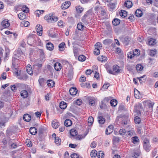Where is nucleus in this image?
Here are the masks:
<instances>
[{
	"label": "nucleus",
	"instance_id": "nucleus-50",
	"mask_svg": "<svg viewBox=\"0 0 158 158\" xmlns=\"http://www.w3.org/2000/svg\"><path fill=\"white\" fill-rule=\"evenodd\" d=\"M134 121L136 123L139 124L141 121L140 119L138 116H135V117Z\"/></svg>",
	"mask_w": 158,
	"mask_h": 158
},
{
	"label": "nucleus",
	"instance_id": "nucleus-2",
	"mask_svg": "<svg viewBox=\"0 0 158 158\" xmlns=\"http://www.w3.org/2000/svg\"><path fill=\"white\" fill-rule=\"evenodd\" d=\"M42 65L41 64L35 63L33 65V69L37 74L39 73L41 69Z\"/></svg>",
	"mask_w": 158,
	"mask_h": 158
},
{
	"label": "nucleus",
	"instance_id": "nucleus-44",
	"mask_svg": "<svg viewBox=\"0 0 158 158\" xmlns=\"http://www.w3.org/2000/svg\"><path fill=\"white\" fill-rule=\"evenodd\" d=\"M73 52L75 56H77L78 55V50L77 48L73 47Z\"/></svg>",
	"mask_w": 158,
	"mask_h": 158
},
{
	"label": "nucleus",
	"instance_id": "nucleus-4",
	"mask_svg": "<svg viewBox=\"0 0 158 158\" xmlns=\"http://www.w3.org/2000/svg\"><path fill=\"white\" fill-rule=\"evenodd\" d=\"M73 68L71 65H70L69 68V70L67 76L69 80H71L73 77Z\"/></svg>",
	"mask_w": 158,
	"mask_h": 158
},
{
	"label": "nucleus",
	"instance_id": "nucleus-16",
	"mask_svg": "<svg viewBox=\"0 0 158 158\" xmlns=\"http://www.w3.org/2000/svg\"><path fill=\"white\" fill-rule=\"evenodd\" d=\"M124 6L126 7L130 8L132 6V3L130 1L127 0L124 3Z\"/></svg>",
	"mask_w": 158,
	"mask_h": 158
},
{
	"label": "nucleus",
	"instance_id": "nucleus-49",
	"mask_svg": "<svg viewBox=\"0 0 158 158\" xmlns=\"http://www.w3.org/2000/svg\"><path fill=\"white\" fill-rule=\"evenodd\" d=\"M94 67L95 68L96 71L95 72V73L94 77L98 79L99 77V73H97V71L98 70V67L97 66H94Z\"/></svg>",
	"mask_w": 158,
	"mask_h": 158
},
{
	"label": "nucleus",
	"instance_id": "nucleus-6",
	"mask_svg": "<svg viewBox=\"0 0 158 158\" xmlns=\"http://www.w3.org/2000/svg\"><path fill=\"white\" fill-rule=\"evenodd\" d=\"M95 10L96 11H98L99 12H100L101 15L102 16H104L106 14V11L101 6H96L94 8Z\"/></svg>",
	"mask_w": 158,
	"mask_h": 158
},
{
	"label": "nucleus",
	"instance_id": "nucleus-30",
	"mask_svg": "<svg viewBox=\"0 0 158 158\" xmlns=\"http://www.w3.org/2000/svg\"><path fill=\"white\" fill-rule=\"evenodd\" d=\"M70 133L71 135L73 136H74L77 134V131L74 129H72L70 130Z\"/></svg>",
	"mask_w": 158,
	"mask_h": 158
},
{
	"label": "nucleus",
	"instance_id": "nucleus-52",
	"mask_svg": "<svg viewBox=\"0 0 158 158\" xmlns=\"http://www.w3.org/2000/svg\"><path fill=\"white\" fill-rule=\"evenodd\" d=\"M55 139V142L56 144L58 145L60 144L61 140L59 137H57L56 139Z\"/></svg>",
	"mask_w": 158,
	"mask_h": 158
},
{
	"label": "nucleus",
	"instance_id": "nucleus-21",
	"mask_svg": "<svg viewBox=\"0 0 158 158\" xmlns=\"http://www.w3.org/2000/svg\"><path fill=\"white\" fill-rule=\"evenodd\" d=\"M47 49L49 50H52L54 48V46L51 43H48L46 44Z\"/></svg>",
	"mask_w": 158,
	"mask_h": 158
},
{
	"label": "nucleus",
	"instance_id": "nucleus-47",
	"mask_svg": "<svg viewBox=\"0 0 158 158\" xmlns=\"http://www.w3.org/2000/svg\"><path fill=\"white\" fill-rule=\"evenodd\" d=\"M133 55L135 56H138L140 54V51L139 49H135V50H134L133 52Z\"/></svg>",
	"mask_w": 158,
	"mask_h": 158
},
{
	"label": "nucleus",
	"instance_id": "nucleus-22",
	"mask_svg": "<svg viewBox=\"0 0 158 158\" xmlns=\"http://www.w3.org/2000/svg\"><path fill=\"white\" fill-rule=\"evenodd\" d=\"M113 71H115V73H119L121 69H120V68L119 66L118 65H114L113 66Z\"/></svg>",
	"mask_w": 158,
	"mask_h": 158
},
{
	"label": "nucleus",
	"instance_id": "nucleus-46",
	"mask_svg": "<svg viewBox=\"0 0 158 158\" xmlns=\"http://www.w3.org/2000/svg\"><path fill=\"white\" fill-rule=\"evenodd\" d=\"M86 57L83 55H81L79 56L78 60L79 61H84L85 60Z\"/></svg>",
	"mask_w": 158,
	"mask_h": 158
},
{
	"label": "nucleus",
	"instance_id": "nucleus-37",
	"mask_svg": "<svg viewBox=\"0 0 158 158\" xmlns=\"http://www.w3.org/2000/svg\"><path fill=\"white\" fill-rule=\"evenodd\" d=\"M65 45V44L64 42L61 43L59 45V50L60 51H63L64 50V47Z\"/></svg>",
	"mask_w": 158,
	"mask_h": 158
},
{
	"label": "nucleus",
	"instance_id": "nucleus-59",
	"mask_svg": "<svg viewBox=\"0 0 158 158\" xmlns=\"http://www.w3.org/2000/svg\"><path fill=\"white\" fill-rule=\"evenodd\" d=\"M22 23L23 25L25 27H28L30 24L29 22L27 21H23L22 22Z\"/></svg>",
	"mask_w": 158,
	"mask_h": 158
},
{
	"label": "nucleus",
	"instance_id": "nucleus-31",
	"mask_svg": "<svg viewBox=\"0 0 158 158\" xmlns=\"http://www.w3.org/2000/svg\"><path fill=\"white\" fill-rule=\"evenodd\" d=\"M88 125L89 126L92 125L94 121V118L92 116H90L89 117L88 119Z\"/></svg>",
	"mask_w": 158,
	"mask_h": 158
},
{
	"label": "nucleus",
	"instance_id": "nucleus-14",
	"mask_svg": "<svg viewBox=\"0 0 158 158\" xmlns=\"http://www.w3.org/2000/svg\"><path fill=\"white\" fill-rule=\"evenodd\" d=\"M27 72L30 75H32L33 72L32 70V67L30 64H28L26 67Z\"/></svg>",
	"mask_w": 158,
	"mask_h": 158
},
{
	"label": "nucleus",
	"instance_id": "nucleus-36",
	"mask_svg": "<svg viewBox=\"0 0 158 158\" xmlns=\"http://www.w3.org/2000/svg\"><path fill=\"white\" fill-rule=\"evenodd\" d=\"M97 153H98L97 152V151L96 150H93L91 152L90 154L92 158H94L96 157L97 155Z\"/></svg>",
	"mask_w": 158,
	"mask_h": 158
},
{
	"label": "nucleus",
	"instance_id": "nucleus-63",
	"mask_svg": "<svg viewBox=\"0 0 158 158\" xmlns=\"http://www.w3.org/2000/svg\"><path fill=\"white\" fill-rule=\"evenodd\" d=\"M135 134V132L133 131H130L127 132V136H132Z\"/></svg>",
	"mask_w": 158,
	"mask_h": 158
},
{
	"label": "nucleus",
	"instance_id": "nucleus-29",
	"mask_svg": "<svg viewBox=\"0 0 158 158\" xmlns=\"http://www.w3.org/2000/svg\"><path fill=\"white\" fill-rule=\"evenodd\" d=\"M120 23V20L118 19H114L112 21V23L114 26H117Z\"/></svg>",
	"mask_w": 158,
	"mask_h": 158
},
{
	"label": "nucleus",
	"instance_id": "nucleus-27",
	"mask_svg": "<svg viewBox=\"0 0 158 158\" xmlns=\"http://www.w3.org/2000/svg\"><path fill=\"white\" fill-rule=\"evenodd\" d=\"M98 60L102 62H105L106 60L107 57L103 56H99L98 57Z\"/></svg>",
	"mask_w": 158,
	"mask_h": 158
},
{
	"label": "nucleus",
	"instance_id": "nucleus-20",
	"mask_svg": "<svg viewBox=\"0 0 158 158\" xmlns=\"http://www.w3.org/2000/svg\"><path fill=\"white\" fill-rule=\"evenodd\" d=\"M20 95L22 97L25 98L28 97V94L27 90H23L21 92Z\"/></svg>",
	"mask_w": 158,
	"mask_h": 158
},
{
	"label": "nucleus",
	"instance_id": "nucleus-34",
	"mask_svg": "<svg viewBox=\"0 0 158 158\" xmlns=\"http://www.w3.org/2000/svg\"><path fill=\"white\" fill-rule=\"evenodd\" d=\"M18 17L21 20H23L26 18V16L25 14L23 13H21L19 14Z\"/></svg>",
	"mask_w": 158,
	"mask_h": 158
},
{
	"label": "nucleus",
	"instance_id": "nucleus-55",
	"mask_svg": "<svg viewBox=\"0 0 158 158\" xmlns=\"http://www.w3.org/2000/svg\"><path fill=\"white\" fill-rule=\"evenodd\" d=\"M22 10L24 12L26 13H28L29 11V8L26 7V6H23L22 7Z\"/></svg>",
	"mask_w": 158,
	"mask_h": 158
},
{
	"label": "nucleus",
	"instance_id": "nucleus-1",
	"mask_svg": "<svg viewBox=\"0 0 158 158\" xmlns=\"http://www.w3.org/2000/svg\"><path fill=\"white\" fill-rule=\"evenodd\" d=\"M92 12V9H90L83 16L81 20L85 24H88L89 23L91 20L90 14Z\"/></svg>",
	"mask_w": 158,
	"mask_h": 158
},
{
	"label": "nucleus",
	"instance_id": "nucleus-54",
	"mask_svg": "<svg viewBox=\"0 0 158 158\" xmlns=\"http://www.w3.org/2000/svg\"><path fill=\"white\" fill-rule=\"evenodd\" d=\"M6 50V54L5 55V59H6V57L8 55H9V52H10L9 49L8 48H5Z\"/></svg>",
	"mask_w": 158,
	"mask_h": 158
},
{
	"label": "nucleus",
	"instance_id": "nucleus-33",
	"mask_svg": "<svg viewBox=\"0 0 158 158\" xmlns=\"http://www.w3.org/2000/svg\"><path fill=\"white\" fill-rule=\"evenodd\" d=\"M51 17L52 16H51V14L48 15H46L44 17V19L47 20L48 22L49 23H52V20H51Z\"/></svg>",
	"mask_w": 158,
	"mask_h": 158
},
{
	"label": "nucleus",
	"instance_id": "nucleus-10",
	"mask_svg": "<svg viewBox=\"0 0 158 158\" xmlns=\"http://www.w3.org/2000/svg\"><path fill=\"white\" fill-rule=\"evenodd\" d=\"M69 91L71 95L74 96L76 94L77 92V90L75 87H73L70 89Z\"/></svg>",
	"mask_w": 158,
	"mask_h": 158
},
{
	"label": "nucleus",
	"instance_id": "nucleus-41",
	"mask_svg": "<svg viewBox=\"0 0 158 158\" xmlns=\"http://www.w3.org/2000/svg\"><path fill=\"white\" fill-rule=\"evenodd\" d=\"M108 6L109 7L110 10H113L115 8V4L113 3H111L108 5Z\"/></svg>",
	"mask_w": 158,
	"mask_h": 158
},
{
	"label": "nucleus",
	"instance_id": "nucleus-45",
	"mask_svg": "<svg viewBox=\"0 0 158 158\" xmlns=\"http://www.w3.org/2000/svg\"><path fill=\"white\" fill-rule=\"evenodd\" d=\"M102 47V44L100 42H97L95 45V48L96 49H101Z\"/></svg>",
	"mask_w": 158,
	"mask_h": 158
},
{
	"label": "nucleus",
	"instance_id": "nucleus-28",
	"mask_svg": "<svg viewBox=\"0 0 158 158\" xmlns=\"http://www.w3.org/2000/svg\"><path fill=\"white\" fill-rule=\"evenodd\" d=\"M120 15L123 18L125 17L127 15V12L124 10H122L119 12Z\"/></svg>",
	"mask_w": 158,
	"mask_h": 158
},
{
	"label": "nucleus",
	"instance_id": "nucleus-12",
	"mask_svg": "<svg viewBox=\"0 0 158 158\" xmlns=\"http://www.w3.org/2000/svg\"><path fill=\"white\" fill-rule=\"evenodd\" d=\"M148 44L151 46L155 45L156 43V40L152 38H150L148 39Z\"/></svg>",
	"mask_w": 158,
	"mask_h": 158
},
{
	"label": "nucleus",
	"instance_id": "nucleus-3",
	"mask_svg": "<svg viewBox=\"0 0 158 158\" xmlns=\"http://www.w3.org/2000/svg\"><path fill=\"white\" fill-rule=\"evenodd\" d=\"M143 147L144 148L147 152L150 150V146L149 143V141L147 139H145L143 141Z\"/></svg>",
	"mask_w": 158,
	"mask_h": 158
},
{
	"label": "nucleus",
	"instance_id": "nucleus-39",
	"mask_svg": "<svg viewBox=\"0 0 158 158\" xmlns=\"http://www.w3.org/2000/svg\"><path fill=\"white\" fill-rule=\"evenodd\" d=\"M117 104V101L115 99L111 100L110 101V104L112 106H115Z\"/></svg>",
	"mask_w": 158,
	"mask_h": 158
},
{
	"label": "nucleus",
	"instance_id": "nucleus-53",
	"mask_svg": "<svg viewBox=\"0 0 158 158\" xmlns=\"http://www.w3.org/2000/svg\"><path fill=\"white\" fill-rule=\"evenodd\" d=\"M156 53V50H151L150 52H149V55L151 56H154L155 54Z\"/></svg>",
	"mask_w": 158,
	"mask_h": 158
},
{
	"label": "nucleus",
	"instance_id": "nucleus-57",
	"mask_svg": "<svg viewBox=\"0 0 158 158\" xmlns=\"http://www.w3.org/2000/svg\"><path fill=\"white\" fill-rule=\"evenodd\" d=\"M44 10H38L36 11L35 14L36 15H38V17L40 16V15L44 13Z\"/></svg>",
	"mask_w": 158,
	"mask_h": 158
},
{
	"label": "nucleus",
	"instance_id": "nucleus-17",
	"mask_svg": "<svg viewBox=\"0 0 158 158\" xmlns=\"http://www.w3.org/2000/svg\"><path fill=\"white\" fill-rule=\"evenodd\" d=\"M95 99L93 97H91L89 99V104L91 106H94L95 104Z\"/></svg>",
	"mask_w": 158,
	"mask_h": 158
},
{
	"label": "nucleus",
	"instance_id": "nucleus-64",
	"mask_svg": "<svg viewBox=\"0 0 158 158\" xmlns=\"http://www.w3.org/2000/svg\"><path fill=\"white\" fill-rule=\"evenodd\" d=\"M71 158H80L78 155L76 153H74L71 155Z\"/></svg>",
	"mask_w": 158,
	"mask_h": 158
},
{
	"label": "nucleus",
	"instance_id": "nucleus-18",
	"mask_svg": "<svg viewBox=\"0 0 158 158\" xmlns=\"http://www.w3.org/2000/svg\"><path fill=\"white\" fill-rule=\"evenodd\" d=\"M23 118L24 120L26 122H29L31 119V116L28 114H24L23 116Z\"/></svg>",
	"mask_w": 158,
	"mask_h": 158
},
{
	"label": "nucleus",
	"instance_id": "nucleus-43",
	"mask_svg": "<svg viewBox=\"0 0 158 158\" xmlns=\"http://www.w3.org/2000/svg\"><path fill=\"white\" fill-rule=\"evenodd\" d=\"M143 67L142 65L140 64H138L136 66V69L137 71H140L143 70Z\"/></svg>",
	"mask_w": 158,
	"mask_h": 158
},
{
	"label": "nucleus",
	"instance_id": "nucleus-61",
	"mask_svg": "<svg viewBox=\"0 0 158 158\" xmlns=\"http://www.w3.org/2000/svg\"><path fill=\"white\" fill-rule=\"evenodd\" d=\"M119 134L121 135H124L126 132V131L124 129H121L119 131Z\"/></svg>",
	"mask_w": 158,
	"mask_h": 158
},
{
	"label": "nucleus",
	"instance_id": "nucleus-15",
	"mask_svg": "<svg viewBox=\"0 0 158 158\" xmlns=\"http://www.w3.org/2000/svg\"><path fill=\"white\" fill-rule=\"evenodd\" d=\"M29 131L30 133L32 135H35L37 133V129L34 127H30Z\"/></svg>",
	"mask_w": 158,
	"mask_h": 158
},
{
	"label": "nucleus",
	"instance_id": "nucleus-9",
	"mask_svg": "<svg viewBox=\"0 0 158 158\" xmlns=\"http://www.w3.org/2000/svg\"><path fill=\"white\" fill-rule=\"evenodd\" d=\"M113 131V126H109L106 130V134L107 135H110L112 133Z\"/></svg>",
	"mask_w": 158,
	"mask_h": 158
},
{
	"label": "nucleus",
	"instance_id": "nucleus-24",
	"mask_svg": "<svg viewBox=\"0 0 158 158\" xmlns=\"http://www.w3.org/2000/svg\"><path fill=\"white\" fill-rule=\"evenodd\" d=\"M67 105L66 102H62L60 103L59 107L61 109H64L67 107Z\"/></svg>",
	"mask_w": 158,
	"mask_h": 158
},
{
	"label": "nucleus",
	"instance_id": "nucleus-5",
	"mask_svg": "<svg viewBox=\"0 0 158 158\" xmlns=\"http://www.w3.org/2000/svg\"><path fill=\"white\" fill-rule=\"evenodd\" d=\"M35 36L33 35H29L27 39V41L28 44L32 45L34 43L35 40Z\"/></svg>",
	"mask_w": 158,
	"mask_h": 158
},
{
	"label": "nucleus",
	"instance_id": "nucleus-25",
	"mask_svg": "<svg viewBox=\"0 0 158 158\" xmlns=\"http://www.w3.org/2000/svg\"><path fill=\"white\" fill-rule=\"evenodd\" d=\"M47 83L48 86L50 87H53L55 85L54 82L51 80H48L47 82Z\"/></svg>",
	"mask_w": 158,
	"mask_h": 158
},
{
	"label": "nucleus",
	"instance_id": "nucleus-58",
	"mask_svg": "<svg viewBox=\"0 0 158 158\" xmlns=\"http://www.w3.org/2000/svg\"><path fill=\"white\" fill-rule=\"evenodd\" d=\"M140 95V93L139 91L137 90L136 92L134 91V96L136 98L138 99L139 98V96Z\"/></svg>",
	"mask_w": 158,
	"mask_h": 158
},
{
	"label": "nucleus",
	"instance_id": "nucleus-48",
	"mask_svg": "<svg viewBox=\"0 0 158 158\" xmlns=\"http://www.w3.org/2000/svg\"><path fill=\"white\" fill-rule=\"evenodd\" d=\"M132 139L133 143L134 144L137 143L139 141V139H138V137L136 136L133 137L132 138Z\"/></svg>",
	"mask_w": 158,
	"mask_h": 158
},
{
	"label": "nucleus",
	"instance_id": "nucleus-40",
	"mask_svg": "<svg viewBox=\"0 0 158 158\" xmlns=\"http://www.w3.org/2000/svg\"><path fill=\"white\" fill-rule=\"evenodd\" d=\"M104 154L103 152L102 151H99L97 153V156L98 158H103Z\"/></svg>",
	"mask_w": 158,
	"mask_h": 158
},
{
	"label": "nucleus",
	"instance_id": "nucleus-38",
	"mask_svg": "<svg viewBox=\"0 0 158 158\" xmlns=\"http://www.w3.org/2000/svg\"><path fill=\"white\" fill-rule=\"evenodd\" d=\"M84 25L82 23H79L77 25V28L78 30L82 31L83 30Z\"/></svg>",
	"mask_w": 158,
	"mask_h": 158
},
{
	"label": "nucleus",
	"instance_id": "nucleus-11",
	"mask_svg": "<svg viewBox=\"0 0 158 158\" xmlns=\"http://www.w3.org/2000/svg\"><path fill=\"white\" fill-rule=\"evenodd\" d=\"M54 67L55 69L57 71H60L62 68L61 64L59 62L56 63Z\"/></svg>",
	"mask_w": 158,
	"mask_h": 158
},
{
	"label": "nucleus",
	"instance_id": "nucleus-32",
	"mask_svg": "<svg viewBox=\"0 0 158 158\" xmlns=\"http://www.w3.org/2000/svg\"><path fill=\"white\" fill-rule=\"evenodd\" d=\"M51 16H52V17H51L52 23L56 22L58 21V19L57 16L54 15L53 14H51Z\"/></svg>",
	"mask_w": 158,
	"mask_h": 158
},
{
	"label": "nucleus",
	"instance_id": "nucleus-13",
	"mask_svg": "<svg viewBox=\"0 0 158 158\" xmlns=\"http://www.w3.org/2000/svg\"><path fill=\"white\" fill-rule=\"evenodd\" d=\"M2 25L3 27L6 28L9 26L10 23L9 22L8 20L5 19L2 22Z\"/></svg>",
	"mask_w": 158,
	"mask_h": 158
},
{
	"label": "nucleus",
	"instance_id": "nucleus-35",
	"mask_svg": "<svg viewBox=\"0 0 158 158\" xmlns=\"http://www.w3.org/2000/svg\"><path fill=\"white\" fill-rule=\"evenodd\" d=\"M52 127L53 128L56 129L58 128L59 126L58 123L57 122V121L56 120H53L52 122Z\"/></svg>",
	"mask_w": 158,
	"mask_h": 158
},
{
	"label": "nucleus",
	"instance_id": "nucleus-62",
	"mask_svg": "<svg viewBox=\"0 0 158 158\" xmlns=\"http://www.w3.org/2000/svg\"><path fill=\"white\" fill-rule=\"evenodd\" d=\"M145 75H144L143 76L141 77H140L137 78L139 79V81L140 83L142 84L143 82H144L145 81V80L144 79L143 80V78L144 77Z\"/></svg>",
	"mask_w": 158,
	"mask_h": 158
},
{
	"label": "nucleus",
	"instance_id": "nucleus-56",
	"mask_svg": "<svg viewBox=\"0 0 158 158\" xmlns=\"http://www.w3.org/2000/svg\"><path fill=\"white\" fill-rule=\"evenodd\" d=\"M147 104L149 108L152 109L154 104V103L151 101H149L148 102Z\"/></svg>",
	"mask_w": 158,
	"mask_h": 158
},
{
	"label": "nucleus",
	"instance_id": "nucleus-23",
	"mask_svg": "<svg viewBox=\"0 0 158 158\" xmlns=\"http://www.w3.org/2000/svg\"><path fill=\"white\" fill-rule=\"evenodd\" d=\"M72 122L71 120L69 119H66L64 122V125L66 127H69L71 125Z\"/></svg>",
	"mask_w": 158,
	"mask_h": 158
},
{
	"label": "nucleus",
	"instance_id": "nucleus-19",
	"mask_svg": "<svg viewBox=\"0 0 158 158\" xmlns=\"http://www.w3.org/2000/svg\"><path fill=\"white\" fill-rule=\"evenodd\" d=\"M98 121L100 124H103L105 121V119L102 116H100L98 118Z\"/></svg>",
	"mask_w": 158,
	"mask_h": 158
},
{
	"label": "nucleus",
	"instance_id": "nucleus-8",
	"mask_svg": "<svg viewBox=\"0 0 158 158\" xmlns=\"http://www.w3.org/2000/svg\"><path fill=\"white\" fill-rule=\"evenodd\" d=\"M36 29L38 35L40 36L42 35L43 31L42 26L40 24H38L36 27Z\"/></svg>",
	"mask_w": 158,
	"mask_h": 158
},
{
	"label": "nucleus",
	"instance_id": "nucleus-42",
	"mask_svg": "<svg viewBox=\"0 0 158 158\" xmlns=\"http://www.w3.org/2000/svg\"><path fill=\"white\" fill-rule=\"evenodd\" d=\"M112 40L110 39H106L104 40L103 42V44L105 45L110 44L112 43Z\"/></svg>",
	"mask_w": 158,
	"mask_h": 158
},
{
	"label": "nucleus",
	"instance_id": "nucleus-26",
	"mask_svg": "<svg viewBox=\"0 0 158 158\" xmlns=\"http://www.w3.org/2000/svg\"><path fill=\"white\" fill-rule=\"evenodd\" d=\"M135 15L138 17H141L143 14L142 11L139 9H138L135 11Z\"/></svg>",
	"mask_w": 158,
	"mask_h": 158
},
{
	"label": "nucleus",
	"instance_id": "nucleus-60",
	"mask_svg": "<svg viewBox=\"0 0 158 158\" xmlns=\"http://www.w3.org/2000/svg\"><path fill=\"white\" fill-rule=\"evenodd\" d=\"M83 8L81 7L80 6H79L76 8V10L77 11L78 13H81L83 10Z\"/></svg>",
	"mask_w": 158,
	"mask_h": 158
},
{
	"label": "nucleus",
	"instance_id": "nucleus-51",
	"mask_svg": "<svg viewBox=\"0 0 158 158\" xmlns=\"http://www.w3.org/2000/svg\"><path fill=\"white\" fill-rule=\"evenodd\" d=\"M38 81L40 85L42 86L44 83L45 80L43 78H39Z\"/></svg>",
	"mask_w": 158,
	"mask_h": 158
},
{
	"label": "nucleus",
	"instance_id": "nucleus-7",
	"mask_svg": "<svg viewBox=\"0 0 158 158\" xmlns=\"http://www.w3.org/2000/svg\"><path fill=\"white\" fill-rule=\"evenodd\" d=\"M71 2L70 1H66L62 3L61 6V8L62 9H66L70 6Z\"/></svg>",
	"mask_w": 158,
	"mask_h": 158
}]
</instances>
